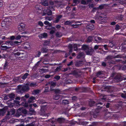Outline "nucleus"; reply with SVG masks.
<instances>
[{"instance_id": "obj_18", "label": "nucleus", "mask_w": 126, "mask_h": 126, "mask_svg": "<svg viewBox=\"0 0 126 126\" xmlns=\"http://www.w3.org/2000/svg\"><path fill=\"white\" fill-rule=\"evenodd\" d=\"M48 83L49 84H50V88H52L53 87H55L56 85V83L55 82H54L53 81H51V82H49Z\"/></svg>"}, {"instance_id": "obj_4", "label": "nucleus", "mask_w": 126, "mask_h": 126, "mask_svg": "<svg viewBox=\"0 0 126 126\" xmlns=\"http://www.w3.org/2000/svg\"><path fill=\"white\" fill-rule=\"evenodd\" d=\"M44 24L47 26H45V28L47 30L55 29V28L52 26V24L50 23L48 21L46 20L44 22Z\"/></svg>"}, {"instance_id": "obj_19", "label": "nucleus", "mask_w": 126, "mask_h": 126, "mask_svg": "<svg viewBox=\"0 0 126 126\" xmlns=\"http://www.w3.org/2000/svg\"><path fill=\"white\" fill-rule=\"evenodd\" d=\"M35 100V97L33 96H31L29 98L28 100V102L29 103H31L34 100Z\"/></svg>"}, {"instance_id": "obj_42", "label": "nucleus", "mask_w": 126, "mask_h": 126, "mask_svg": "<svg viewBox=\"0 0 126 126\" xmlns=\"http://www.w3.org/2000/svg\"><path fill=\"white\" fill-rule=\"evenodd\" d=\"M94 26V25L93 24H91V25L90 26L88 25L87 26V28L88 29H89L90 30H91L92 29V28H93Z\"/></svg>"}, {"instance_id": "obj_16", "label": "nucleus", "mask_w": 126, "mask_h": 126, "mask_svg": "<svg viewBox=\"0 0 126 126\" xmlns=\"http://www.w3.org/2000/svg\"><path fill=\"white\" fill-rule=\"evenodd\" d=\"M41 90H35L33 91L32 93L33 94L35 95L39 94Z\"/></svg>"}, {"instance_id": "obj_29", "label": "nucleus", "mask_w": 126, "mask_h": 126, "mask_svg": "<svg viewBox=\"0 0 126 126\" xmlns=\"http://www.w3.org/2000/svg\"><path fill=\"white\" fill-rule=\"evenodd\" d=\"M25 35H19L15 37V39L16 40H18L20 39L21 37H25Z\"/></svg>"}, {"instance_id": "obj_17", "label": "nucleus", "mask_w": 126, "mask_h": 126, "mask_svg": "<svg viewBox=\"0 0 126 126\" xmlns=\"http://www.w3.org/2000/svg\"><path fill=\"white\" fill-rule=\"evenodd\" d=\"M89 48L88 46L86 45H83L82 47L81 48L82 50L86 51Z\"/></svg>"}, {"instance_id": "obj_9", "label": "nucleus", "mask_w": 126, "mask_h": 126, "mask_svg": "<svg viewBox=\"0 0 126 126\" xmlns=\"http://www.w3.org/2000/svg\"><path fill=\"white\" fill-rule=\"evenodd\" d=\"M114 80L115 82L120 81L122 80V77L120 75H117L115 77Z\"/></svg>"}, {"instance_id": "obj_12", "label": "nucleus", "mask_w": 126, "mask_h": 126, "mask_svg": "<svg viewBox=\"0 0 126 126\" xmlns=\"http://www.w3.org/2000/svg\"><path fill=\"white\" fill-rule=\"evenodd\" d=\"M38 36L40 38H46L47 37V33H44L40 34Z\"/></svg>"}, {"instance_id": "obj_24", "label": "nucleus", "mask_w": 126, "mask_h": 126, "mask_svg": "<svg viewBox=\"0 0 126 126\" xmlns=\"http://www.w3.org/2000/svg\"><path fill=\"white\" fill-rule=\"evenodd\" d=\"M5 113V110L4 108L0 110V116L1 115L3 116Z\"/></svg>"}, {"instance_id": "obj_60", "label": "nucleus", "mask_w": 126, "mask_h": 126, "mask_svg": "<svg viewBox=\"0 0 126 126\" xmlns=\"http://www.w3.org/2000/svg\"><path fill=\"white\" fill-rule=\"evenodd\" d=\"M98 7H94L93 8V9L92 10V11L94 12L96 11V10H98Z\"/></svg>"}, {"instance_id": "obj_46", "label": "nucleus", "mask_w": 126, "mask_h": 126, "mask_svg": "<svg viewBox=\"0 0 126 126\" xmlns=\"http://www.w3.org/2000/svg\"><path fill=\"white\" fill-rule=\"evenodd\" d=\"M56 18L59 20L61 18L63 17V15H59L56 16Z\"/></svg>"}, {"instance_id": "obj_33", "label": "nucleus", "mask_w": 126, "mask_h": 126, "mask_svg": "<svg viewBox=\"0 0 126 126\" xmlns=\"http://www.w3.org/2000/svg\"><path fill=\"white\" fill-rule=\"evenodd\" d=\"M62 103L63 104H68V100L66 99L63 100L62 101Z\"/></svg>"}, {"instance_id": "obj_50", "label": "nucleus", "mask_w": 126, "mask_h": 126, "mask_svg": "<svg viewBox=\"0 0 126 126\" xmlns=\"http://www.w3.org/2000/svg\"><path fill=\"white\" fill-rule=\"evenodd\" d=\"M95 102L94 101H91V102H90V105L91 106H94V105H95Z\"/></svg>"}, {"instance_id": "obj_36", "label": "nucleus", "mask_w": 126, "mask_h": 126, "mask_svg": "<svg viewBox=\"0 0 126 126\" xmlns=\"http://www.w3.org/2000/svg\"><path fill=\"white\" fill-rule=\"evenodd\" d=\"M29 85L31 87H34L36 86V83L32 82L29 84Z\"/></svg>"}, {"instance_id": "obj_15", "label": "nucleus", "mask_w": 126, "mask_h": 126, "mask_svg": "<svg viewBox=\"0 0 126 126\" xmlns=\"http://www.w3.org/2000/svg\"><path fill=\"white\" fill-rule=\"evenodd\" d=\"M80 46L79 44H75L74 45L73 47L74 48V51H77L78 49L80 50V49L78 48V47Z\"/></svg>"}, {"instance_id": "obj_47", "label": "nucleus", "mask_w": 126, "mask_h": 126, "mask_svg": "<svg viewBox=\"0 0 126 126\" xmlns=\"http://www.w3.org/2000/svg\"><path fill=\"white\" fill-rule=\"evenodd\" d=\"M81 3L83 5L87 4L86 1L85 0H81Z\"/></svg>"}, {"instance_id": "obj_49", "label": "nucleus", "mask_w": 126, "mask_h": 126, "mask_svg": "<svg viewBox=\"0 0 126 126\" xmlns=\"http://www.w3.org/2000/svg\"><path fill=\"white\" fill-rule=\"evenodd\" d=\"M38 25H40L41 27H42L43 26V24L41 21H39L38 23Z\"/></svg>"}, {"instance_id": "obj_64", "label": "nucleus", "mask_w": 126, "mask_h": 126, "mask_svg": "<svg viewBox=\"0 0 126 126\" xmlns=\"http://www.w3.org/2000/svg\"><path fill=\"white\" fill-rule=\"evenodd\" d=\"M10 39L11 40H13L15 39V37L14 36H12L10 37Z\"/></svg>"}, {"instance_id": "obj_54", "label": "nucleus", "mask_w": 126, "mask_h": 126, "mask_svg": "<svg viewBox=\"0 0 126 126\" xmlns=\"http://www.w3.org/2000/svg\"><path fill=\"white\" fill-rule=\"evenodd\" d=\"M56 35L57 37H60L62 36L61 35H60V34L58 32H57L56 33Z\"/></svg>"}, {"instance_id": "obj_41", "label": "nucleus", "mask_w": 126, "mask_h": 126, "mask_svg": "<svg viewBox=\"0 0 126 126\" xmlns=\"http://www.w3.org/2000/svg\"><path fill=\"white\" fill-rule=\"evenodd\" d=\"M105 5L104 4H102L100 5L98 7V10L99 9H102L104 8Z\"/></svg>"}, {"instance_id": "obj_43", "label": "nucleus", "mask_w": 126, "mask_h": 126, "mask_svg": "<svg viewBox=\"0 0 126 126\" xmlns=\"http://www.w3.org/2000/svg\"><path fill=\"white\" fill-rule=\"evenodd\" d=\"M72 100L73 101H75L77 100V97L76 96H74L72 97Z\"/></svg>"}, {"instance_id": "obj_53", "label": "nucleus", "mask_w": 126, "mask_h": 126, "mask_svg": "<svg viewBox=\"0 0 126 126\" xmlns=\"http://www.w3.org/2000/svg\"><path fill=\"white\" fill-rule=\"evenodd\" d=\"M51 30L49 32V33L50 34H53L55 33V29H51Z\"/></svg>"}, {"instance_id": "obj_5", "label": "nucleus", "mask_w": 126, "mask_h": 126, "mask_svg": "<svg viewBox=\"0 0 126 126\" xmlns=\"http://www.w3.org/2000/svg\"><path fill=\"white\" fill-rule=\"evenodd\" d=\"M9 102H10L8 103L9 105L10 106L12 107L14 106L15 104L16 106H18V105H19V101H18L14 100V99L9 100Z\"/></svg>"}, {"instance_id": "obj_40", "label": "nucleus", "mask_w": 126, "mask_h": 126, "mask_svg": "<svg viewBox=\"0 0 126 126\" xmlns=\"http://www.w3.org/2000/svg\"><path fill=\"white\" fill-rule=\"evenodd\" d=\"M14 55L15 57L16 56H19L21 53L19 52H18L16 53H14Z\"/></svg>"}, {"instance_id": "obj_57", "label": "nucleus", "mask_w": 126, "mask_h": 126, "mask_svg": "<svg viewBox=\"0 0 126 126\" xmlns=\"http://www.w3.org/2000/svg\"><path fill=\"white\" fill-rule=\"evenodd\" d=\"M48 87H46L45 88V90L44 92H47L49 91Z\"/></svg>"}, {"instance_id": "obj_1", "label": "nucleus", "mask_w": 126, "mask_h": 126, "mask_svg": "<svg viewBox=\"0 0 126 126\" xmlns=\"http://www.w3.org/2000/svg\"><path fill=\"white\" fill-rule=\"evenodd\" d=\"M17 87V92L19 94H22L30 90V88L27 84L26 85H19Z\"/></svg>"}, {"instance_id": "obj_23", "label": "nucleus", "mask_w": 126, "mask_h": 126, "mask_svg": "<svg viewBox=\"0 0 126 126\" xmlns=\"http://www.w3.org/2000/svg\"><path fill=\"white\" fill-rule=\"evenodd\" d=\"M102 95L103 96V97L101 98V101H102L103 102H104L106 101L107 99L106 98V95L104 94H102Z\"/></svg>"}, {"instance_id": "obj_22", "label": "nucleus", "mask_w": 126, "mask_h": 126, "mask_svg": "<svg viewBox=\"0 0 126 126\" xmlns=\"http://www.w3.org/2000/svg\"><path fill=\"white\" fill-rule=\"evenodd\" d=\"M62 67V66H59L57 67L55 69L54 71L55 72H59L60 71Z\"/></svg>"}, {"instance_id": "obj_62", "label": "nucleus", "mask_w": 126, "mask_h": 126, "mask_svg": "<svg viewBox=\"0 0 126 126\" xmlns=\"http://www.w3.org/2000/svg\"><path fill=\"white\" fill-rule=\"evenodd\" d=\"M51 76L50 75L47 74L45 76V78L46 79L50 77Z\"/></svg>"}, {"instance_id": "obj_10", "label": "nucleus", "mask_w": 126, "mask_h": 126, "mask_svg": "<svg viewBox=\"0 0 126 126\" xmlns=\"http://www.w3.org/2000/svg\"><path fill=\"white\" fill-rule=\"evenodd\" d=\"M94 50L93 49L89 48L85 52L87 55H91L93 53Z\"/></svg>"}, {"instance_id": "obj_8", "label": "nucleus", "mask_w": 126, "mask_h": 126, "mask_svg": "<svg viewBox=\"0 0 126 126\" xmlns=\"http://www.w3.org/2000/svg\"><path fill=\"white\" fill-rule=\"evenodd\" d=\"M44 11H45L46 12H44L42 15V16H46L47 15H51L52 14V12L51 10L47 9L46 10H44Z\"/></svg>"}, {"instance_id": "obj_34", "label": "nucleus", "mask_w": 126, "mask_h": 126, "mask_svg": "<svg viewBox=\"0 0 126 126\" xmlns=\"http://www.w3.org/2000/svg\"><path fill=\"white\" fill-rule=\"evenodd\" d=\"M4 21L2 22V23H3L2 24H6L7 23H8V22H9V20L8 19H5L3 20Z\"/></svg>"}, {"instance_id": "obj_20", "label": "nucleus", "mask_w": 126, "mask_h": 126, "mask_svg": "<svg viewBox=\"0 0 126 126\" xmlns=\"http://www.w3.org/2000/svg\"><path fill=\"white\" fill-rule=\"evenodd\" d=\"M115 44L113 41H112L111 42H110L109 44L108 45V47H112L113 46H114Z\"/></svg>"}, {"instance_id": "obj_7", "label": "nucleus", "mask_w": 126, "mask_h": 126, "mask_svg": "<svg viewBox=\"0 0 126 126\" xmlns=\"http://www.w3.org/2000/svg\"><path fill=\"white\" fill-rule=\"evenodd\" d=\"M100 108L96 109L95 110H93L91 112V114L92 115L94 118L96 117L98 114L99 113V109Z\"/></svg>"}, {"instance_id": "obj_35", "label": "nucleus", "mask_w": 126, "mask_h": 126, "mask_svg": "<svg viewBox=\"0 0 126 126\" xmlns=\"http://www.w3.org/2000/svg\"><path fill=\"white\" fill-rule=\"evenodd\" d=\"M9 96L10 98L12 99V100L15 97V94H14L11 93L9 95Z\"/></svg>"}, {"instance_id": "obj_2", "label": "nucleus", "mask_w": 126, "mask_h": 126, "mask_svg": "<svg viewBox=\"0 0 126 126\" xmlns=\"http://www.w3.org/2000/svg\"><path fill=\"white\" fill-rule=\"evenodd\" d=\"M102 38L98 36L94 37L93 36H89L87 39V42L88 43H90L94 41V43H98L100 42L98 41L102 40Z\"/></svg>"}, {"instance_id": "obj_44", "label": "nucleus", "mask_w": 126, "mask_h": 126, "mask_svg": "<svg viewBox=\"0 0 126 126\" xmlns=\"http://www.w3.org/2000/svg\"><path fill=\"white\" fill-rule=\"evenodd\" d=\"M1 47L3 50H6L8 49V47L6 46H4L1 45Z\"/></svg>"}, {"instance_id": "obj_48", "label": "nucleus", "mask_w": 126, "mask_h": 126, "mask_svg": "<svg viewBox=\"0 0 126 126\" xmlns=\"http://www.w3.org/2000/svg\"><path fill=\"white\" fill-rule=\"evenodd\" d=\"M8 63L7 62H6L3 66L4 69H5L7 68L8 65Z\"/></svg>"}, {"instance_id": "obj_38", "label": "nucleus", "mask_w": 126, "mask_h": 126, "mask_svg": "<svg viewBox=\"0 0 126 126\" xmlns=\"http://www.w3.org/2000/svg\"><path fill=\"white\" fill-rule=\"evenodd\" d=\"M49 44V42L47 40H45L44 41V44L43 45L44 46L48 45Z\"/></svg>"}, {"instance_id": "obj_14", "label": "nucleus", "mask_w": 126, "mask_h": 126, "mask_svg": "<svg viewBox=\"0 0 126 126\" xmlns=\"http://www.w3.org/2000/svg\"><path fill=\"white\" fill-rule=\"evenodd\" d=\"M41 51L42 53H46L48 51V50L47 47H43L41 48Z\"/></svg>"}, {"instance_id": "obj_13", "label": "nucleus", "mask_w": 126, "mask_h": 126, "mask_svg": "<svg viewBox=\"0 0 126 126\" xmlns=\"http://www.w3.org/2000/svg\"><path fill=\"white\" fill-rule=\"evenodd\" d=\"M83 62L82 61H76L75 63V65L76 66L78 67L81 66L83 64Z\"/></svg>"}, {"instance_id": "obj_52", "label": "nucleus", "mask_w": 126, "mask_h": 126, "mask_svg": "<svg viewBox=\"0 0 126 126\" xmlns=\"http://www.w3.org/2000/svg\"><path fill=\"white\" fill-rule=\"evenodd\" d=\"M103 46L104 47L105 50H108V45L105 44L103 45Z\"/></svg>"}, {"instance_id": "obj_25", "label": "nucleus", "mask_w": 126, "mask_h": 126, "mask_svg": "<svg viewBox=\"0 0 126 126\" xmlns=\"http://www.w3.org/2000/svg\"><path fill=\"white\" fill-rule=\"evenodd\" d=\"M42 5L45 6H47L48 4V0H43L42 2Z\"/></svg>"}, {"instance_id": "obj_3", "label": "nucleus", "mask_w": 126, "mask_h": 126, "mask_svg": "<svg viewBox=\"0 0 126 126\" xmlns=\"http://www.w3.org/2000/svg\"><path fill=\"white\" fill-rule=\"evenodd\" d=\"M51 123L52 124H54L55 122H57L60 124H61L64 121V119L63 118L60 117L58 118L57 119H54L53 118L52 119Z\"/></svg>"}, {"instance_id": "obj_32", "label": "nucleus", "mask_w": 126, "mask_h": 126, "mask_svg": "<svg viewBox=\"0 0 126 126\" xmlns=\"http://www.w3.org/2000/svg\"><path fill=\"white\" fill-rule=\"evenodd\" d=\"M83 53L82 52H79L77 58L78 59H79L83 55Z\"/></svg>"}, {"instance_id": "obj_58", "label": "nucleus", "mask_w": 126, "mask_h": 126, "mask_svg": "<svg viewBox=\"0 0 126 126\" xmlns=\"http://www.w3.org/2000/svg\"><path fill=\"white\" fill-rule=\"evenodd\" d=\"M73 63L72 61H71L68 63L67 64V65L68 66H70L73 64Z\"/></svg>"}, {"instance_id": "obj_59", "label": "nucleus", "mask_w": 126, "mask_h": 126, "mask_svg": "<svg viewBox=\"0 0 126 126\" xmlns=\"http://www.w3.org/2000/svg\"><path fill=\"white\" fill-rule=\"evenodd\" d=\"M59 20L56 17L55 18V20H54L53 21V22L54 23H58V22L59 21Z\"/></svg>"}, {"instance_id": "obj_39", "label": "nucleus", "mask_w": 126, "mask_h": 126, "mask_svg": "<svg viewBox=\"0 0 126 126\" xmlns=\"http://www.w3.org/2000/svg\"><path fill=\"white\" fill-rule=\"evenodd\" d=\"M82 24H83L81 23L80 24H73V25H72V26H73V27L74 28H77L79 26V25H81Z\"/></svg>"}, {"instance_id": "obj_27", "label": "nucleus", "mask_w": 126, "mask_h": 126, "mask_svg": "<svg viewBox=\"0 0 126 126\" xmlns=\"http://www.w3.org/2000/svg\"><path fill=\"white\" fill-rule=\"evenodd\" d=\"M6 44H8V45H10L11 46H14L13 42L12 41H6Z\"/></svg>"}, {"instance_id": "obj_28", "label": "nucleus", "mask_w": 126, "mask_h": 126, "mask_svg": "<svg viewBox=\"0 0 126 126\" xmlns=\"http://www.w3.org/2000/svg\"><path fill=\"white\" fill-rule=\"evenodd\" d=\"M29 74L27 73H26L22 77V79L23 80H25L27 78V76Z\"/></svg>"}, {"instance_id": "obj_11", "label": "nucleus", "mask_w": 126, "mask_h": 126, "mask_svg": "<svg viewBox=\"0 0 126 126\" xmlns=\"http://www.w3.org/2000/svg\"><path fill=\"white\" fill-rule=\"evenodd\" d=\"M25 26V25L23 23L20 24L18 26V30L20 31H22L24 30Z\"/></svg>"}, {"instance_id": "obj_55", "label": "nucleus", "mask_w": 126, "mask_h": 126, "mask_svg": "<svg viewBox=\"0 0 126 126\" xmlns=\"http://www.w3.org/2000/svg\"><path fill=\"white\" fill-rule=\"evenodd\" d=\"M122 97L124 98H126V94H122L121 95Z\"/></svg>"}, {"instance_id": "obj_61", "label": "nucleus", "mask_w": 126, "mask_h": 126, "mask_svg": "<svg viewBox=\"0 0 126 126\" xmlns=\"http://www.w3.org/2000/svg\"><path fill=\"white\" fill-rule=\"evenodd\" d=\"M103 103L101 102H98L97 103H96V106L98 107H99V106H98V105L100 104V105H103Z\"/></svg>"}, {"instance_id": "obj_37", "label": "nucleus", "mask_w": 126, "mask_h": 126, "mask_svg": "<svg viewBox=\"0 0 126 126\" xmlns=\"http://www.w3.org/2000/svg\"><path fill=\"white\" fill-rule=\"evenodd\" d=\"M59 96L58 95H56L53 97V99L55 100H57L59 99Z\"/></svg>"}, {"instance_id": "obj_6", "label": "nucleus", "mask_w": 126, "mask_h": 126, "mask_svg": "<svg viewBox=\"0 0 126 126\" xmlns=\"http://www.w3.org/2000/svg\"><path fill=\"white\" fill-rule=\"evenodd\" d=\"M16 112L15 110L14 109H11L9 111H8L7 115L6 116V118L7 120L9 119V118L8 117V115H12L14 114Z\"/></svg>"}, {"instance_id": "obj_21", "label": "nucleus", "mask_w": 126, "mask_h": 126, "mask_svg": "<svg viewBox=\"0 0 126 126\" xmlns=\"http://www.w3.org/2000/svg\"><path fill=\"white\" fill-rule=\"evenodd\" d=\"M74 23L73 22V20H68L66 21L64 23V24L65 25H70L72 23Z\"/></svg>"}, {"instance_id": "obj_56", "label": "nucleus", "mask_w": 126, "mask_h": 126, "mask_svg": "<svg viewBox=\"0 0 126 126\" xmlns=\"http://www.w3.org/2000/svg\"><path fill=\"white\" fill-rule=\"evenodd\" d=\"M115 30H119V26L118 24L116 25L115 26Z\"/></svg>"}, {"instance_id": "obj_30", "label": "nucleus", "mask_w": 126, "mask_h": 126, "mask_svg": "<svg viewBox=\"0 0 126 126\" xmlns=\"http://www.w3.org/2000/svg\"><path fill=\"white\" fill-rule=\"evenodd\" d=\"M103 74L102 71H99L98 72L96 73V76L97 77H100V76H101Z\"/></svg>"}, {"instance_id": "obj_31", "label": "nucleus", "mask_w": 126, "mask_h": 126, "mask_svg": "<svg viewBox=\"0 0 126 126\" xmlns=\"http://www.w3.org/2000/svg\"><path fill=\"white\" fill-rule=\"evenodd\" d=\"M101 15L99 16L98 17V18L99 19L103 20L105 17L103 14H101Z\"/></svg>"}, {"instance_id": "obj_45", "label": "nucleus", "mask_w": 126, "mask_h": 126, "mask_svg": "<svg viewBox=\"0 0 126 126\" xmlns=\"http://www.w3.org/2000/svg\"><path fill=\"white\" fill-rule=\"evenodd\" d=\"M41 54V52L39 51H38V53L37 54H36L35 56V57H39Z\"/></svg>"}, {"instance_id": "obj_51", "label": "nucleus", "mask_w": 126, "mask_h": 126, "mask_svg": "<svg viewBox=\"0 0 126 126\" xmlns=\"http://www.w3.org/2000/svg\"><path fill=\"white\" fill-rule=\"evenodd\" d=\"M60 78V76L59 75H56L54 77V79L58 80H59Z\"/></svg>"}, {"instance_id": "obj_63", "label": "nucleus", "mask_w": 126, "mask_h": 126, "mask_svg": "<svg viewBox=\"0 0 126 126\" xmlns=\"http://www.w3.org/2000/svg\"><path fill=\"white\" fill-rule=\"evenodd\" d=\"M101 65L105 67L106 65V64L105 62H103L102 63Z\"/></svg>"}, {"instance_id": "obj_26", "label": "nucleus", "mask_w": 126, "mask_h": 126, "mask_svg": "<svg viewBox=\"0 0 126 126\" xmlns=\"http://www.w3.org/2000/svg\"><path fill=\"white\" fill-rule=\"evenodd\" d=\"M73 74L74 75L77 76L78 77H79L80 76V74L76 70H74L73 72Z\"/></svg>"}]
</instances>
